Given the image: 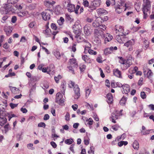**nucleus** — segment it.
<instances>
[{"instance_id": "23", "label": "nucleus", "mask_w": 154, "mask_h": 154, "mask_svg": "<svg viewBox=\"0 0 154 154\" xmlns=\"http://www.w3.org/2000/svg\"><path fill=\"white\" fill-rule=\"evenodd\" d=\"M46 29L43 31V32L46 35V37L49 36L51 33V30L47 26H46Z\"/></svg>"}, {"instance_id": "13", "label": "nucleus", "mask_w": 154, "mask_h": 154, "mask_svg": "<svg viewBox=\"0 0 154 154\" xmlns=\"http://www.w3.org/2000/svg\"><path fill=\"white\" fill-rule=\"evenodd\" d=\"M4 31L7 36H9L12 31L13 29L11 26H6L4 27Z\"/></svg>"}, {"instance_id": "46", "label": "nucleus", "mask_w": 154, "mask_h": 154, "mask_svg": "<svg viewBox=\"0 0 154 154\" xmlns=\"http://www.w3.org/2000/svg\"><path fill=\"white\" fill-rule=\"evenodd\" d=\"M67 68H68V69L69 70V71L71 72L73 74H74V71L73 70V68L72 67V66H69L67 67Z\"/></svg>"}, {"instance_id": "2", "label": "nucleus", "mask_w": 154, "mask_h": 154, "mask_svg": "<svg viewBox=\"0 0 154 154\" xmlns=\"http://www.w3.org/2000/svg\"><path fill=\"white\" fill-rule=\"evenodd\" d=\"M143 8L142 11L144 14V18L145 19L147 15L146 12L149 11L150 8V2L149 0H143Z\"/></svg>"}, {"instance_id": "7", "label": "nucleus", "mask_w": 154, "mask_h": 154, "mask_svg": "<svg viewBox=\"0 0 154 154\" xmlns=\"http://www.w3.org/2000/svg\"><path fill=\"white\" fill-rule=\"evenodd\" d=\"M115 32L116 34L121 35L122 36H123V35H126L128 34V33L124 32V28L123 27L118 25L115 26L114 31V32Z\"/></svg>"}, {"instance_id": "41", "label": "nucleus", "mask_w": 154, "mask_h": 154, "mask_svg": "<svg viewBox=\"0 0 154 154\" xmlns=\"http://www.w3.org/2000/svg\"><path fill=\"white\" fill-rule=\"evenodd\" d=\"M112 38V35L109 36L108 35V37H106L105 38V43L106 42H108L110 41Z\"/></svg>"}, {"instance_id": "34", "label": "nucleus", "mask_w": 154, "mask_h": 154, "mask_svg": "<svg viewBox=\"0 0 154 154\" xmlns=\"http://www.w3.org/2000/svg\"><path fill=\"white\" fill-rule=\"evenodd\" d=\"M54 54L56 58L58 59L60 58V52L57 51H56L54 52Z\"/></svg>"}, {"instance_id": "3", "label": "nucleus", "mask_w": 154, "mask_h": 154, "mask_svg": "<svg viewBox=\"0 0 154 154\" xmlns=\"http://www.w3.org/2000/svg\"><path fill=\"white\" fill-rule=\"evenodd\" d=\"M132 57H130L129 58L123 60L122 62H119L122 65L121 66L122 69L123 70H125L128 68L132 64Z\"/></svg>"}, {"instance_id": "33", "label": "nucleus", "mask_w": 154, "mask_h": 154, "mask_svg": "<svg viewBox=\"0 0 154 154\" xmlns=\"http://www.w3.org/2000/svg\"><path fill=\"white\" fill-rule=\"evenodd\" d=\"M62 78V76L60 75H58L57 76H55L54 79L56 82L58 83L59 82V80Z\"/></svg>"}, {"instance_id": "51", "label": "nucleus", "mask_w": 154, "mask_h": 154, "mask_svg": "<svg viewBox=\"0 0 154 154\" xmlns=\"http://www.w3.org/2000/svg\"><path fill=\"white\" fill-rule=\"evenodd\" d=\"M8 18V16L7 15L4 16L2 17V22L3 23H5L6 22V20Z\"/></svg>"}, {"instance_id": "15", "label": "nucleus", "mask_w": 154, "mask_h": 154, "mask_svg": "<svg viewBox=\"0 0 154 154\" xmlns=\"http://www.w3.org/2000/svg\"><path fill=\"white\" fill-rule=\"evenodd\" d=\"M84 33L87 35H89L91 34V27L89 25H85L84 27Z\"/></svg>"}, {"instance_id": "29", "label": "nucleus", "mask_w": 154, "mask_h": 154, "mask_svg": "<svg viewBox=\"0 0 154 154\" xmlns=\"http://www.w3.org/2000/svg\"><path fill=\"white\" fill-rule=\"evenodd\" d=\"M65 17L66 20L70 22H73L74 21V19L72 18L71 16L68 14H65Z\"/></svg>"}, {"instance_id": "36", "label": "nucleus", "mask_w": 154, "mask_h": 154, "mask_svg": "<svg viewBox=\"0 0 154 154\" xmlns=\"http://www.w3.org/2000/svg\"><path fill=\"white\" fill-rule=\"evenodd\" d=\"M62 97L63 96L62 94L58 93L56 94L55 100H60V99H62Z\"/></svg>"}, {"instance_id": "5", "label": "nucleus", "mask_w": 154, "mask_h": 154, "mask_svg": "<svg viewBox=\"0 0 154 154\" xmlns=\"http://www.w3.org/2000/svg\"><path fill=\"white\" fill-rule=\"evenodd\" d=\"M79 21H77L72 26L73 32L76 35L75 36L76 38H79L80 34L79 26H80V25L79 24Z\"/></svg>"}, {"instance_id": "10", "label": "nucleus", "mask_w": 154, "mask_h": 154, "mask_svg": "<svg viewBox=\"0 0 154 154\" xmlns=\"http://www.w3.org/2000/svg\"><path fill=\"white\" fill-rule=\"evenodd\" d=\"M143 72L145 76H146L148 78L152 76L153 74L151 70L148 68L143 69Z\"/></svg>"}, {"instance_id": "30", "label": "nucleus", "mask_w": 154, "mask_h": 154, "mask_svg": "<svg viewBox=\"0 0 154 154\" xmlns=\"http://www.w3.org/2000/svg\"><path fill=\"white\" fill-rule=\"evenodd\" d=\"M24 6V4L23 3L21 4L18 3L15 5V7L19 10H21Z\"/></svg>"}, {"instance_id": "56", "label": "nucleus", "mask_w": 154, "mask_h": 154, "mask_svg": "<svg viewBox=\"0 0 154 154\" xmlns=\"http://www.w3.org/2000/svg\"><path fill=\"white\" fill-rule=\"evenodd\" d=\"M100 28L102 29L103 30H104L106 28V26L105 25L100 24L99 26Z\"/></svg>"}, {"instance_id": "24", "label": "nucleus", "mask_w": 154, "mask_h": 154, "mask_svg": "<svg viewBox=\"0 0 154 154\" xmlns=\"http://www.w3.org/2000/svg\"><path fill=\"white\" fill-rule=\"evenodd\" d=\"M107 98V101L108 103L111 104L113 102V98L112 95L111 93H108L106 95Z\"/></svg>"}, {"instance_id": "32", "label": "nucleus", "mask_w": 154, "mask_h": 154, "mask_svg": "<svg viewBox=\"0 0 154 154\" xmlns=\"http://www.w3.org/2000/svg\"><path fill=\"white\" fill-rule=\"evenodd\" d=\"M55 101L56 103L61 106L63 105L64 102V100L62 99H60V100H55Z\"/></svg>"}, {"instance_id": "14", "label": "nucleus", "mask_w": 154, "mask_h": 154, "mask_svg": "<svg viewBox=\"0 0 154 154\" xmlns=\"http://www.w3.org/2000/svg\"><path fill=\"white\" fill-rule=\"evenodd\" d=\"M122 87L123 90V93H125L127 95H128V93L130 91L129 85L128 84H125L123 85Z\"/></svg>"}, {"instance_id": "18", "label": "nucleus", "mask_w": 154, "mask_h": 154, "mask_svg": "<svg viewBox=\"0 0 154 154\" xmlns=\"http://www.w3.org/2000/svg\"><path fill=\"white\" fill-rule=\"evenodd\" d=\"M113 72L114 75L119 78H122L121 72L118 69H114Z\"/></svg>"}, {"instance_id": "48", "label": "nucleus", "mask_w": 154, "mask_h": 154, "mask_svg": "<svg viewBox=\"0 0 154 154\" xmlns=\"http://www.w3.org/2000/svg\"><path fill=\"white\" fill-rule=\"evenodd\" d=\"M22 135V134H17L16 136L17 139V140L19 141L20 140L22 139V137H21V135Z\"/></svg>"}, {"instance_id": "39", "label": "nucleus", "mask_w": 154, "mask_h": 154, "mask_svg": "<svg viewBox=\"0 0 154 154\" xmlns=\"http://www.w3.org/2000/svg\"><path fill=\"white\" fill-rule=\"evenodd\" d=\"M86 68V66L84 64L80 65L79 69L81 72H84Z\"/></svg>"}, {"instance_id": "55", "label": "nucleus", "mask_w": 154, "mask_h": 154, "mask_svg": "<svg viewBox=\"0 0 154 154\" xmlns=\"http://www.w3.org/2000/svg\"><path fill=\"white\" fill-rule=\"evenodd\" d=\"M150 132L149 130H146V131H141V134H142L145 135L148 134Z\"/></svg>"}, {"instance_id": "61", "label": "nucleus", "mask_w": 154, "mask_h": 154, "mask_svg": "<svg viewBox=\"0 0 154 154\" xmlns=\"http://www.w3.org/2000/svg\"><path fill=\"white\" fill-rule=\"evenodd\" d=\"M50 117L48 114H45L44 117L43 119L44 120H47L49 119Z\"/></svg>"}, {"instance_id": "53", "label": "nucleus", "mask_w": 154, "mask_h": 154, "mask_svg": "<svg viewBox=\"0 0 154 154\" xmlns=\"http://www.w3.org/2000/svg\"><path fill=\"white\" fill-rule=\"evenodd\" d=\"M45 124L44 122H41L39 123L38 124V126L40 127H44L45 128Z\"/></svg>"}, {"instance_id": "26", "label": "nucleus", "mask_w": 154, "mask_h": 154, "mask_svg": "<svg viewBox=\"0 0 154 154\" xmlns=\"http://www.w3.org/2000/svg\"><path fill=\"white\" fill-rule=\"evenodd\" d=\"M7 122V119L5 118L0 117V125L2 126Z\"/></svg>"}, {"instance_id": "6", "label": "nucleus", "mask_w": 154, "mask_h": 154, "mask_svg": "<svg viewBox=\"0 0 154 154\" xmlns=\"http://www.w3.org/2000/svg\"><path fill=\"white\" fill-rule=\"evenodd\" d=\"M101 2L100 0H94L91 2L89 8L92 11L95 10L100 6Z\"/></svg>"}, {"instance_id": "59", "label": "nucleus", "mask_w": 154, "mask_h": 154, "mask_svg": "<svg viewBox=\"0 0 154 154\" xmlns=\"http://www.w3.org/2000/svg\"><path fill=\"white\" fill-rule=\"evenodd\" d=\"M60 21L61 22V23L60 24H59L60 25H61L64 21V18L62 17H60V20L58 21V23H59V22H60Z\"/></svg>"}, {"instance_id": "22", "label": "nucleus", "mask_w": 154, "mask_h": 154, "mask_svg": "<svg viewBox=\"0 0 154 154\" xmlns=\"http://www.w3.org/2000/svg\"><path fill=\"white\" fill-rule=\"evenodd\" d=\"M97 12L98 14L101 15L106 14L108 13L107 11L103 8H99L97 10Z\"/></svg>"}, {"instance_id": "37", "label": "nucleus", "mask_w": 154, "mask_h": 154, "mask_svg": "<svg viewBox=\"0 0 154 154\" xmlns=\"http://www.w3.org/2000/svg\"><path fill=\"white\" fill-rule=\"evenodd\" d=\"M83 4L85 7H88L89 8L90 5H89V3L88 1L87 0H83Z\"/></svg>"}, {"instance_id": "63", "label": "nucleus", "mask_w": 154, "mask_h": 154, "mask_svg": "<svg viewBox=\"0 0 154 154\" xmlns=\"http://www.w3.org/2000/svg\"><path fill=\"white\" fill-rule=\"evenodd\" d=\"M88 57L86 55H84L82 56V59L85 62H87L88 60Z\"/></svg>"}, {"instance_id": "28", "label": "nucleus", "mask_w": 154, "mask_h": 154, "mask_svg": "<svg viewBox=\"0 0 154 154\" xmlns=\"http://www.w3.org/2000/svg\"><path fill=\"white\" fill-rule=\"evenodd\" d=\"M133 146L135 149L138 150L139 148V144L138 142L135 140L133 143Z\"/></svg>"}, {"instance_id": "38", "label": "nucleus", "mask_w": 154, "mask_h": 154, "mask_svg": "<svg viewBox=\"0 0 154 154\" xmlns=\"http://www.w3.org/2000/svg\"><path fill=\"white\" fill-rule=\"evenodd\" d=\"M19 0H8L7 3L8 4H14L17 3Z\"/></svg>"}, {"instance_id": "25", "label": "nucleus", "mask_w": 154, "mask_h": 154, "mask_svg": "<svg viewBox=\"0 0 154 154\" xmlns=\"http://www.w3.org/2000/svg\"><path fill=\"white\" fill-rule=\"evenodd\" d=\"M61 88L62 93L64 95L66 88V83L65 82H63L61 83Z\"/></svg>"}, {"instance_id": "47", "label": "nucleus", "mask_w": 154, "mask_h": 154, "mask_svg": "<svg viewBox=\"0 0 154 154\" xmlns=\"http://www.w3.org/2000/svg\"><path fill=\"white\" fill-rule=\"evenodd\" d=\"M119 127V126L118 125L116 124L112 126V128L113 130L116 131H117Z\"/></svg>"}, {"instance_id": "35", "label": "nucleus", "mask_w": 154, "mask_h": 154, "mask_svg": "<svg viewBox=\"0 0 154 154\" xmlns=\"http://www.w3.org/2000/svg\"><path fill=\"white\" fill-rule=\"evenodd\" d=\"M73 141L72 139H67L65 141V143L66 144L70 145L73 143Z\"/></svg>"}, {"instance_id": "4", "label": "nucleus", "mask_w": 154, "mask_h": 154, "mask_svg": "<svg viewBox=\"0 0 154 154\" xmlns=\"http://www.w3.org/2000/svg\"><path fill=\"white\" fill-rule=\"evenodd\" d=\"M11 4H6L4 7L1 8L0 11L2 14H7L10 11H13V8Z\"/></svg>"}, {"instance_id": "1", "label": "nucleus", "mask_w": 154, "mask_h": 154, "mask_svg": "<svg viewBox=\"0 0 154 154\" xmlns=\"http://www.w3.org/2000/svg\"><path fill=\"white\" fill-rule=\"evenodd\" d=\"M69 87L70 88L73 87V90L74 91L75 94L74 95V98L78 99L80 96V88L78 85L75 84L74 82L70 81H69Z\"/></svg>"}, {"instance_id": "27", "label": "nucleus", "mask_w": 154, "mask_h": 154, "mask_svg": "<svg viewBox=\"0 0 154 154\" xmlns=\"http://www.w3.org/2000/svg\"><path fill=\"white\" fill-rule=\"evenodd\" d=\"M101 22L98 19L94 21L92 23L93 26L95 27H99Z\"/></svg>"}, {"instance_id": "44", "label": "nucleus", "mask_w": 154, "mask_h": 154, "mask_svg": "<svg viewBox=\"0 0 154 154\" xmlns=\"http://www.w3.org/2000/svg\"><path fill=\"white\" fill-rule=\"evenodd\" d=\"M51 66H52V69L51 68L50 66L48 67H47V73L50 74L51 72H53L54 70L53 67L54 66V65H51Z\"/></svg>"}, {"instance_id": "17", "label": "nucleus", "mask_w": 154, "mask_h": 154, "mask_svg": "<svg viewBox=\"0 0 154 154\" xmlns=\"http://www.w3.org/2000/svg\"><path fill=\"white\" fill-rule=\"evenodd\" d=\"M119 116L118 114L116 113H112L110 117V120L112 122L114 123L116 122V120L118 119Z\"/></svg>"}, {"instance_id": "31", "label": "nucleus", "mask_w": 154, "mask_h": 154, "mask_svg": "<svg viewBox=\"0 0 154 154\" xmlns=\"http://www.w3.org/2000/svg\"><path fill=\"white\" fill-rule=\"evenodd\" d=\"M127 99V97L123 96L120 101V103L123 105L125 104Z\"/></svg>"}, {"instance_id": "11", "label": "nucleus", "mask_w": 154, "mask_h": 154, "mask_svg": "<svg viewBox=\"0 0 154 154\" xmlns=\"http://www.w3.org/2000/svg\"><path fill=\"white\" fill-rule=\"evenodd\" d=\"M69 62L71 66L74 68H77L78 66L77 61L76 59L72 58L70 59L69 60Z\"/></svg>"}, {"instance_id": "12", "label": "nucleus", "mask_w": 154, "mask_h": 154, "mask_svg": "<svg viewBox=\"0 0 154 154\" xmlns=\"http://www.w3.org/2000/svg\"><path fill=\"white\" fill-rule=\"evenodd\" d=\"M55 3V2L53 0H45L44 2V5L48 8L52 6Z\"/></svg>"}, {"instance_id": "54", "label": "nucleus", "mask_w": 154, "mask_h": 154, "mask_svg": "<svg viewBox=\"0 0 154 154\" xmlns=\"http://www.w3.org/2000/svg\"><path fill=\"white\" fill-rule=\"evenodd\" d=\"M70 115L68 112H67L65 116V119L66 121H69V120Z\"/></svg>"}, {"instance_id": "9", "label": "nucleus", "mask_w": 154, "mask_h": 154, "mask_svg": "<svg viewBox=\"0 0 154 154\" xmlns=\"http://www.w3.org/2000/svg\"><path fill=\"white\" fill-rule=\"evenodd\" d=\"M70 0H68L66 8L68 11L69 12H72L74 11L75 10V6L72 4L70 3Z\"/></svg>"}, {"instance_id": "21", "label": "nucleus", "mask_w": 154, "mask_h": 154, "mask_svg": "<svg viewBox=\"0 0 154 154\" xmlns=\"http://www.w3.org/2000/svg\"><path fill=\"white\" fill-rule=\"evenodd\" d=\"M10 90L13 93L15 94H17L19 93L20 90L18 88H17L15 87H13L12 86H9Z\"/></svg>"}, {"instance_id": "62", "label": "nucleus", "mask_w": 154, "mask_h": 154, "mask_svg": "<svg viewBox=\"0 0 154 154\" xmlns=\"http://www.w3.org/2000/svg\"><path fill=\"white\" fill-rule=\"evenodd\" d=\"M17 20L16 17L14 16L12 18L11 21L12 23H14L16 22Z\"/></svg>"}, {"instance_id": "45", "label": "nucleus", "mask_w": 154, "mask_h": 154, "mask_svg": "<svg viewBox=\"0 0 154 154\" xmlns=\"http://www.w3.org/2000/svg\"><path fill=\"white\" fill-rule=\"evenodd\" d=\"M104 53L106 54H111L112 53L111 51L110 50L109 48H107L105 49Z\"/></svg>"}, {"instance_id": "8", "label": "nucleus", "mask_w": 154, "mask_h": 154, "mask_svg": "<svg viewBox=\"0 0 154 154\" xmlns=\"http://www.w3.org/2000/svg\"><path fill=\"white\" fill-rule=\"evenodd\" d=\"M41 14L42 19L45 21H48L51 19V15L50 13L46 11L42 12Z\"/></svg>"}, {"instance_id": "42", "label": "nucleus", "mask_w": 154, "mask_h": 154, "mask_svg": "<svg viewBox=\"0 0 154 154\" xmlns=\"http://www.w3.org/2000/svg\"><path fill=\"white\" fill-rule=\"evenodd\" d=\"M88 52L91 55H96L97 54L96 51H94L91 49H89L88 50Z\"/></svg>"}, {"instance_id": "60", "label": "nucleus", "mask_w": 154, "mask_h": 154, "mask_svg": "<svg viewBox=\"0 0 154 154\" xmlns=\"http://www.w3.org/2000/svg\"><path fill=\"white\" fill-rule=\"evenodd\" d=\"M9 127V125L8 123L5 125L4 127V128L5 129V131H7L8 130V128Z\"/></svg>"}, {"instance_id": "58", "label": "nucleus", "mask_w": 154, "mask_h": 154, "mask_svg": "<svg viewBox=\"0 0 154 154\" xmlns=\"http://www.w3.org/2000/svg\"><path fill=\"white\" fill-rule=\"evenodd\" d=\"M51 28L54 30L57 29V27L55 24L52 23L51 24Z\"/></svg>"}, {"instance_id": "57", "label": "nucleus", "mask_w": 154, "mask_h": 154, "mask_svg": "<svg viewBox=\"0 0 154 154\" xmlns=\"http://www.w3.org/2000/svg\"><path fill=\"white\" fill-rule=\"evenodd\" d=\"M80 8V7L79 5H77L76 6V8H75V10L74 11H75V12L76 14H78V10Z\"/></svg>"}, {"instance_id": "49", "label": "nucleus", "mask_w": 154, "mask_h": 154, "mask_svg": "<svg viewBox=\"0 0 154 154\" xmlns=\"http://www.w3.org/2000/svg\"><path fill=\"white\" fill-rule=\"evenodd\" d=\"M85 92L86 97H88L90 93L91 90H90L89 88H87L85 89Z\"/></svg>"}, {"instance_id": "20", "label": "nucleus", "mask_w": 154, "mask_h": 154, "mask_svg": "<svg viewBox=\"0 0 154 154\" xmlns=\"http://www.w3.org/2000/svg\"><path fill=\"white\" fill-rule=\"evenodd\" d=\"M116 10V11L119 14H120L122 11V6L120 5H115L114 7Z\"/></svg>"}, {"instance_id": "19", "label": "nucleus", "mask_w": 154, "mask_h": 154, "mask_svg": "<svg viewBox=\"0 0 154 154\" xmlns=\"http://www.w3.org/2000/svg\"><path fill=\"white\" fill-rule=\"evenodd\" d=\"M134 40L133 39H132L131 40H129L125 42L124 45V46H126L127 47H130L134 45Z\"/></svg>"}, {"instance_id": "40", "label": "nucleus", "mask_w": 154, "mask_h": 154, "mask_svg": "<svg viewBox=\"0 0 154 154\" xmlns=\"http://www.w3.org/2000/svg\"><path fill=\"white\" fill-rule=\"evenodd\" d=\"M126 137V134H123L121 135L120 137H117L116 138V139H118V141H119V140H121V139H122V140H123Z\"/></svg>"}, {"instance_id": "52", "label": "nucleus", "mask_w": 154, "mask_h": 154, "mask_svg": "<svg viewBox=\"0 0 154 154\" xmlns=\"http://www.w3.org/2000/svg\"><path fill=\"white\" fill-rule=\"evenodd\" d=\"M18 104H14L12 103H11L10 104V106L11 109H13L15 107H17V106Z\"/></svg>"}, {"instance_id": "50", "label": "nucleus", "mask_w": 154, "mask_h": 154, "mask_svg": "<svg viewBox=\"0 0 154 154\" xmlns=\"http://www.w3.org/2000/svg\"><path fill=\"white\" fill-rule=\"evenodd\" d=\"M141 97L143 99H145L146 98V95L144 92H141L140 93Z\"/></svg>"}, {"instance_id": "64", "label": "nucleus", "mask_w": 154, "mask_h": 154, "mask_svg": "<svg viewBox=\"0 0 154 154\" xmlns=\"http://www.w3.org/2000/svg\"><path fill=\"white\" fill-rule=\"evenodd\" d=\"M50 144L51 146L54 148H56L57 147V145L55 143V142H54V141H52L50 143Z\"/></svg>"}, {"instance_id": "43", "label": "nucleus", "mask_w": 154, "mask_h": 154, "mask_svg": "<svg viewBox=\"0 0 154 154\" xmlns=\"http://www.w3.org/2000/svg\"><path fill=\"white\" fill-rule=\"evenodd\" d=\"M86 121L88 122L87 124L90 125H92L93 122V120L91 118H90L88 119H87Z\"/></svg>"}, {"instance_id": "16", "label": "nucleus", "mask_w": 154, "mask_h": 154, "mask_svg": "<svg viewBox=\"0 0 154 154\" xmlns=\"http://www.w3.org/2000/svg\"><path fill=\"white\" fill-rule=\"evenodd\" d=\"M125 36L123 35V36H122L121 35H119V34H117L116 35L115 39L119 43H123L124 41V38Z\"/></svg>"}]
</instances>
